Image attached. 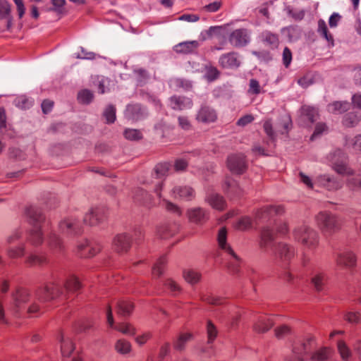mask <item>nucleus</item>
Instances as JSON below:
<instances>
[{
    "label": "nucleus",
    "instance_id": "3c124183",
    "mask_svg": "<svg viewBox=\"0 0 361 361\" xmlns=\"http://www.w3.org/2000/svg\"><path fill=\"white\" fill-rule=\"evenodd\" d=\"M224 190L226 192L233 195H238L240 193V188L236 182L233 180H226Z\"/></svg>",
    "mask_w": 361,
    "mask_h": 361
},
{
    "label": "nucleus",
    "instance_id": "0eeeda50",
    "mask_svg": "<svg viewBox=\"0 0 361 361\" xmlns=\"http://www.w3.org/2000/svg\"><path fill=\"white\" fill-rule=\"evenodd\" d=\"M314 339L309 338L305 341L295 343L293 347L292 354L288 357V361H305L304 355L314 348Z\"/></svg>",
    "mask_w": 361,
    "mask_h": 361
},
{
    "label": "nucleus",
    "instance_id": "423d86ee",
    "mask_svg": "<svg viewBox=\"0 0 361 361\" xmlns=\"http://www.w3.org/2000/svg\"><path fill=\"white\" fill-rule=\"evenodd\" d=\"M334 170L341 175H353L354 171L346 164V154L341 149H336L330 154Z\"/></svg>",
    "mask_w": 361,
    "mask_h": 361
},
{
    "label": "nucleus",
    "instance_id": "7c9ffc66",
    "mask_svg": "<svg viewBox=\"0 0 361 361\" xmlns=\"http://www.w3.org/2000/svg\"><path fill=\"white\" fill-rule=\"evenodd\" d=\"M176 228L174 225L163 224L157 228V235L161 239H166L174 235Z\"/></svg>",
    "mask_w": 361,
    "mask_h": 361
},
{
    "label": "nucleus",
    "instance_id": "4c0bfd02",
    "mask_svg": "<svg viewBox=\"0 0 361 361\" xmlns=\"http://www.w3.org/2000/svg\"><path fill=\"white\" fill-rule=\"evenodd\" d=\"M117 307L118 314L123 317H127L131 314L133 310V305L129 301L121 300L118 302Z\"/></svg>",
    "mask_w": 361,
    "mask_h": 361
},
{
    "label": "nucleus",
    "instance_id": "b1692460",
    "mask_svg": "<svg viewBox=\"0 0 361 361\" xmlns=\"http://www.w3.org/2000/svg\"><path fill=\"white\" fill-rule=\"evenodd\" d=\"M283 207L281 205H269L260 209L256 214L258 219H266L274 214H281L283 212Z\"/></svg>",
    "mask_w": 361,
    "mask_h": 361
},
{
    "label": "nucleus",
    "instance_id": "5fc2aeb1",
    "mask_svg": "<svg viewBox=\"0 0 361 361\" xmlns=\"http://www.w3.org/2000/svg\"><path fill=\"white\" fill-rule=\"evenodd\" d=\"M302 114L305 116L311 123H313L318 114L317 110L312 106H304L301 109Z\"/></svg>",
    "mask_w": 361,
    "mask_h": 361
},
{
    "label": "nucleus",
    "instance_id": "20e7f679",
    "mask_svg": "<svg viewBox=\"0 0 361 361\" xmlns=\"http://www.w3.org/2000/svg\"><path fill=\"white\" fill-rule=\"evenodd\" d=\"M294 239L309 250L315 249L319 245V235L313 228L302 225L293 231Z\"/></svg>",
    "mask_w": 361,
    "mask_h": 361
},
{
    "label": "nucleus",
    "instance_id": "6e6552de",
    "mask_svg": "<svg viewBox=\"0 0 361 361\" xmlns=\"http://www.w3.org/2000/svg\"><path fill=\"white\" fill-rule=\"evenodd\" d=\"M272 252L275 258L284 264H288L296 253L294 247L285 243H279L274 245Z\"/></svg>",
    "mask_w": 361,
    "mask_h": 361
},
{
    "label": "nucleus",
    "instance_id": "dca6fc26",
    "mask_svg": "<svg viewBox=\"0 0 361 361\" xmlns=\"http://www.w3.org/2000/svg\"><path fill=\"white\" fill-rule=\"evenodd\" d=\"M229 42L234 47H241L250 42V36L247 29L240 28L233 30L228 38Z\"/></svg>",
    "mask_w": 361,
    "mask_h": 361
},
{
    "label": "nucleus",
    "instance_id": "c03bdc74",
    "mask_svg": "<svg viewBox=\"0 0 361 361\" xmlns=\"http://www.w3.org/2000/svg\"><path fill=\"white\" fill-rule=\"evenodd\" d=\"M167 260L165 257H161L152 267V275L160 276L164 273V267Z\"/></svg>",
    "mask_w": 361,
    "mask_h": 361
},
{
    "label": "nucleus",
    "instance_id": "338daca9",
    "mask_svg": "<svg viewBox=\"0 0 361 361\" xmlns=\"http://www.w3.org/2000/svg\"><path fill=\"white\" fill-rule=\"evenodd\" d=\"M165 286L171 291L174 295L180 293L181 290L180 286L171 279H169L165 281Z\"/></svg>",
    "mask_w": 361,
    "mask_h": 361
},
{
    "label": "nucleus",
    "instance_id": "6e6d98bb",
    "mask_svg": "<svg viewBox=\"0 0 361 361\" xmlns=\"http://www.w3.org/2000/svg\"><path fill=\"white\" fill-rule=\"evenodd\" d=\"M207 334L208 338V343L210 344L214 342L217 336L218 331L214 324L209 320L207 324Z\"/></svg>",
    "mask_w": 361,
    "mask_h": 361
},
{
    "label": "nucleus",
    "instance_id": "4be33fe9",
    "mask_svg": "<svg viewBox=\"0 0 361 361\" xmlns=\"http://www.w3.org/2000/svg\"><path fill=\"white\" fill-rule=\"evenodd\" d=\"M172 195L175 198L190 200L195 197L194 190L187 185L176 186L172 190Z\"/></svg>",
    "mask_w": 361,
    "mask_h": 361
},
{
    "label": "nucleus",
    "instance_id": "37998d69",
    "mask_svg": "<svg viewBox=\"0 0 361 361\" xmlns=\"http://www.w3.org/2000/svg\"><path fill=\"white\" fill-rule=\"evenodd\" d=\"M81 287V284L78 278L75 276H70L64 283V288L68 291L74 292L79 290Z\"/></svg>",
    "mask_w": 361,
    "mask_h": 361
},
{
    "label": "nucleus",
    "instance_id": "a18cd8bd",
    "mask_svg": "<svg viewBox=\"0 0 361 361\" xmlns=\"http://www.w3.org/2000/svg\"><path fill=\"white\" fill-rule=\"evenodd\" d=\"M338 351L343 360H348L351 357V351L343 341H338L337 343Z\"/></svg>",
    "mask_w": 361,
    "mask_h": 361
},
{
    "label": "nucleus",
    "instance_id": "ea45409f",
    "mask_svg": "<svg viewBox=\"0 0 361 361\" xmlns=\"http://www.w3.org/2000/svg\"><path fill=\"white\" fill-rule=\"evenodd\" d=\"M133 74L137 85L140 86H142L146 84L149 79L148 72L144 68L135 69L133 71Z\"/></svg>",
    "mask_w": 361,
    "mask_h": 361
},
{
    "label": "nucleus",
    "instance_id": "7ed1b4c3",
    "mask_svg": "<svg viewBox=\"0 0 361 361\" xmlns=\"http://www.w3.org/2000/svg\"><path fill=\"white\" fill-rule=\"evenodd\" d=\"M315 222L320 231L326 234L337 232L341 226L338 217L328 211H322L315 216Z\"/></svg>",
    "mask_w": 361,
    "mask_h": 361
},
{
    "label": "nucleus",
    "instance_id": "49530a36",
    "mask_svg": "<svg viewBox=\"0 0 361 361\" xmlns=\"http://www.w3.org/2000/svg\"><path fill=\"white\" fill-rule=\"evenodd\" d=\"M192 337L190 333L182 334L179 336L177 341L174 343V348L178 350H183L185 348V344Z\"/></svg>",
    "mask_w": 361,
    "mask_h": 361
},
{
    "label": "nucleus",
    "instance_id": "79ce46f5",
    "mask_svg": "<svg viewBox=\"0 0 361 361\" xmlns=\"http://www.w3.org/2000/svg\"><path fill=\"white\" fill-rule=\"evenodd\" d=\"M360 116L353 112L345 114L343 118V124L347 128H352L357 126L360 122Z\"/></svg>",
    "mask_w": 361,
    "mask_h": 361
},
{
    "label": "nucleus",
    "instance_id": "f704fd0d",
    "mask_svg": "<svg viewBox=\"0 0 361 361\" xmlns=\"http://www.w3.org/2000/svg\"><path fill=\"white\" fill-rule=\"evenodd\" d=\"M204 68L205 71L204 78L209 82L214 81L220 75L219 71L209 62L204 65Z\"/></svg>",
    "mask_w": 361,
    "mask_h": 361
},
{
    "label": "nucleus",
    "instance_id": "8fccbe9b",
    "mask_svg": "<svg viewBox=\"0 0 361 361\" xmlns=\"http://www.w3.org/2000/svg\"><path fill=\"white\" fill-rule=\"evenodd\" d=\"M126 139L130 141H137L142 138V133L140 130L133 128H127L123 132Z\"/></svg>",
    "mask_w": 361,
    "mask_h": 361
},
{
    "label": "nucleus",
    "instance_id": "412c9836",
    "mask_svg": "<svg viewBox=\"0 0 361 361\" xmlns=\"http://www.w3.org/2000/svg\"><path fill=\"white\" fill-rule=\"evenodd\" d=\"M188 215L190 221L195 224H203L209 219V212L201 207L189 209Z\"/></svg>",
    "mask_w": 361,
    "mask_h": 361
},
{
    "label": "nucleus",
    "instance_id": "f257e3e1",
    "mask_svg": "<svg viewBox=\"0 0 361 361\" xmlns=\"http://www.w3.org/2000/svg\"><path fill=\"white\" fill-rule=\"evenodd\" d=\"M63 290L59 283L56 281L47 283L43 287L37 288L31 295L26 289H18L13 293V304L11 307L14 314H18L27 302V313L37 316L43 312L44 304L59 297Z\"/></svg>",
    "mask_w": 361,
    "mask_h": 361
},
{
    "label": "nucleus",
    "instance_id": "a19ab883",
    "mask_svg": "<svg viewBox=\"0 0 361 361\" xmlns=\"http://www.w3.org/2000/svg\"><path fill=\"white\" fill-rule=\"evenodd\" d=\"M25 253V245L20 244L18 246L9 247L7 249V255L8 257L15 259L24 256Z\"/></svg>",
    "mask_w": 361,
    "mask_h": 361
},
{
    "label": "nucleus",
    "instance_id": "c9c22d12",
    "mask_svg": "<svg viewBox=\"0 0 361 361\" xmlns=\"http://www.w3.org/2000/svg\"><path fill=\"white\" fill-rule=\"evenodd\" d=\"M183 276L186 282L194 285L200 281L201 274L192 269H185L183 272Z\"/></svg>",
    "mask_w": 361,
    "mask_h": 361
},
{
    "label": "nucleus",
    "instance_id": "f8f14e48",
    "mask_svg": "<svg viewBox=\"0 0 361 361\" xmlns=\"http://www.w3.org/2000/svg\"><path fill=\"white\" fill-rule=\"evenodd\" d=\"M218 118L216 111L211 106L207 104H202L198 111L195 116L197 122L209 124L216 121Z\"/></svg>",
    "mask_w": 361,
    "mask_h": 361
},
{
    "label": "nucleus",
    "instance_id": "f03ea898",
    "mask_svg": "<svg viewBox=\"0 0 361 361\" xmlns=\"http://www.w3.org/2000/svg\"><path fill=\"white\" fill-rule=\"evenodd\" d=\"M25 215L32 228L30 229L27 240L34 246H38L43 243L44 236L42 231V223L44 216L41 209L35 206H29L25 209Z\"/></svg>",
    "mask_w": 361,
    "mask_h": 361
},
{
    "label": "nucleus",
    "instance_id": "ddd939ff",
    "mask_svg": "<svg viewBox=\"0 0 361 361\" xmlns=\"http://www.w3.org/2000/svg\"><path fill=\"white\" fill-rule=\"evenodd\" d=\"M77 247L82 257H94L102 249V245L99 243L95 241L89 242L87 240L78 243Z\"/></svg>",
    "mask_w": 361,
    "mask_h": 361
},
{
    "label": "nucleus",
    "instance_id": "052dcab7",
    "mask_svg": "<svg viewBox=\"0 0 361 361\" xmlns=\"http://www.w3.org/2000/svg\"><path fill=\"white\" fill-rule=\"evenodd\" d=\"M169 166L170 165L169 163H160L157 164L154 168V173L156 174L157 178H159L166 176L169 170Z\"/></svg>",
    "mask_w": 361,
    "mask_h": 361
},
{
    "label": "nucleus",
    "instance_id": "4468645a",
    "mask_svg": "<svg viewBox=\"0 0 361 361\" xmlns=\"http://www.w3.org/2000/svg\"><path fill=\"white\" fill-rule=\"evenodd\" d=\"M131 246V237L126 233L118 234L114 237L112 243L114 250L118 254L127 252Z\"/></svg>",
    "mask_w": 361,
    "mask_h": 361
},
{
    "label": "nucleus",
    "instance_id": "864d4df0",
    "mask_svg": "<svg viewBox=\"0 0 361 361\" xmlns=\"http://www.w3.org/2000/svg\"><path fill=\"white\" fill-rule=\"evenodd\" d=\"M33 101L25 96H20L15 99V104L21 109H27L32 106Z\"/></svg>",
    "mask_w": 361,
    "mask_h": 361
},
{
    "label": "nucleus",
    "instance_id": "774afa93",
    "mask_svg": "<svg viewBox=\"0 0 361 361\" xmlns=\"http://www.w3.org/2000/svg\"><path fill=\"white\" fill-rule=\"evenodd\" d=\"M345 319L350 323H360L361 322V314L358 312H348Z\"/></svg>",
    "mask_w": 361,
    "mask_h": 361
},
{
    "label": "nucleus",
    "instance_id": "c85d7f7f",
    "mask_svg": "<svg viewBox=\"0 0 361 361\" xmlns=\"http://www.w3.org/2000/svg\"><path fill=\"white\" fill-rule=\"evenodd\" d=\"M274 322L271 318L263 316L261 317L257 323L254 325V330L257 333H265L269 331L273 326Z\"/></svg>",
    "mask_w": 361,
    "mask_h": 361
},
{
    "label": "nucleus",
    "instance_id": "cd10ccee",
    "mask_svg": "<svg viewBox=\"0 0 361 361\" xmlns=\"http://www.w3.org/2000/svg\"><path fill=\"white\" fill-rule=\"evenodd\" d=\"M326 280L327 276L324 272H316L312 276L311 282L317 292H322L324 290Z\"/></svg>",
    "mask_w": 361,
    "mask_h": 361
},
{
    "label": "nucleus",
    "instance_id": "5701e85b",
    "mask_svg": "<svg viewBox=\"0 0 361 361\" xmlns=\"http://www.w3.org/2000/svg\"><path fill=\"white\" fill-rule=\"evenodd\" d=\"M205 201L216 210H224L226 207V201L223 196L218 193L212 192L205 197Z\"/></svg>",
    "mask_w": 361,
    "mask_h": 361
},
{
    "label": "nucleus",
    "instance_id": "72a5a7b5",
    "mask_svg": "<svg viewBox=\"0 0 361 361\" xmlns=\"http://www.w3.org/2000/svg\"><path fill=\"white\" fill-rule=\"evenodd\" d=\"M48 244L49 248L53 252H60L63 249V244L61 239L55 233H51L49 235Z\"/></svg>",
    "mask_w": 361,
    "mask_h": 361
},
{
    "label": "nucleus",
    "instance_id": "2f4dec72",
    "mask_svg": "<svg viewBox=\"0 0 361 361\" xmlns=\"http://www.w3.org/2000/svg\"><path fill=\"white\" fill-rule=\"evenodd\" d=\"M350 109V104L346 102H334L327 106L329 112L332 114H342Z\"/></svg>",
    "mask_w": 361,
    "mask_h": 361
},
{
    "label": "nucleus",
    "instance_id": "9b49d317",
    "mask_svg": "<svg viewBox=\"0 0 361 361\" xmlns=\"http://www.w3.org/2000/svg\"><path fill=\"white\" fill-rule=\"evenodd\" d=\"M226 165L231 172L242 174L247 169L245 157L243 154H231L227 158Z\"/></svg>",
    "mask_w": 361,
    "mask_h": 361
},
{
    "label": "nucleus",
    "instance_id": "473e14b6",
    "mask_svg": "<svg viewBox=\"0 0 361 361\" xmlns=\"http://www.w3.org/2000/svg\"><path fill=\"white\" fill-rule=\"evenodd\" d=\"M274 239V231L269 228H264L261 233L260 247L264 249L267 248Z\"/></svg>",
    "mask_w": 361,
    "mask_h": 361
},
{
    "label": "nucleus",
    "instance_id": "c756f323",
    "mask_svg": "<svg viewBox=\"0 0 361 361\" xmlns=\"http://www.w3.org/2000/svg\"><path fill=\"white\" fill-rule=\"evenodd\" d=\"M61 342V350L63 357H69L74 350V345L69 338H65L63 334L59 336Z\"/></svg>",
    "mask_w": 361,
    "mask_h": 361
},
{
    "label": "nucleus",
    "instance_id": "2eb2a0df",
    "mask_svg": "<svg viewBox=\"0 0 361 361\" xmlns=\"http://www.w3.org/2000/svg\"><path fill=\"white\" fill-rule=\"evenodd\" d=\"M169 106L175 111L190 109L193 106L192 99L182 95H173L169 99Z\"/></svg>",
    "mask_w": 361,
    "mask_h": 361
},
{
    "label": "nucleus",
    "instance_id": "f3484780",
    "mask_svg": "<svg viewBox=\"0 0 361 361\" xmlns=\"http://www.w3.org/2000/svg\"><path fill=\"white\" fill-rule=\"evenodd\" d=\"M59 228L62 233L66 234H78L81 230L79 221L74 218L61 221L59 224Z\"/></svg>",
    "mask_w": 361,
    "mask_h": 361
},
{
    "label": "nucleus",
    "instance_id": "6ab92c4d",
    "mask_svg": "<svg viewBox=\"0 0 361 361\" xmlns=\"http://www.w3.org/2000/svg\"><path fill=\"white\" fill-rule=\"evenodd\" d=\"M219 63L223 68H237L240 66V61L238 54L232 51L222 54L219 59Z\"/></svg>",
    "mask_w": 361,
    "mask_h": 361
},
{
    "label": "nucleus",
    "instance_id": "39448f33",
    "mask_svg": "<svg viewBox=\"0 0 361 361\" xmlns=\"http://www.w3.org/2000/svg\"><path fill=\"white\" fill-rule=\"evenodd\" d=\"M226 240L227 231L226 228L222 227L219 229L217 236L219 247L231 257L229 262V269L231 271L233 272H238L240 259L235 253L230 245L227 243Z\"/></svg>",
    "mask_w": 361,
    "mask_h": 361
},
{
    "label": "nucleus",
    "instance_id": "0e129e2a",
    "mask_svg": "<svg viewBox=\"0 0 361 361\" xmlns=\"http://www.w3.org/2000/svg\"><path fill=\"white\" fill-rule=\"evenodd\" d=\"M345 145H351L355 150L361 152V134L355 136L352 139H346Z\"/></svg>",
    "mask_w": 361,
    "mask_h": 361
},
{
    "label": "nucleus",
    "instance_id": "e2e57ef3",
    "mask_svg": "<svg viewBox=\"0 0 361 361\" xmlns=\"http://www.w3.org/2000/svg\"><path fill=\"white\" fill-rule=\"evenodd\" d=\"M172 85L176 87L183 88L185 90H189L192 88V82L189 80L177 78L171 81Z\"/></svg>",
    "mask_w": 361,
    "mask_h": 361
},
{
    "label": "nucleus",
    "instance_id": "bb28decb",
    "mask_svg": "<svg viewBox=\"0 0 361 361\" xmlns=\"http://www.w3.org/2000/svg\"><path fill=\"white\" fill-rule=\"evenodd\" d=\"M199 47V42L196 40L187 41L178 44L174 50L177 53L190 54Z\"/></svg>",
    "mask_w": 361,
    "mask_h": 361
},
{
    "label": "nucleus",
    "instance_id": "13d9d810",
    "mask_svg": "<svg viewBox=\"0 0 361 361\" xmlns=\"http://www.w3.org/2000/svg\"><path fill=\"white\" fill-rule=\"evenodd\" d=\"M107 123H113L116 121V109L113 105H109L103 114Z\"/></svg>",
    "mask_w": 361,
    "mask_h": 361
},
{
    "label": "nucleus",
    "instance_id": "09e8293b",
    "mask_svg": "<svg viewBox=\"0 0 361 361\" xmlns=\"http://www.w3.org/2000/svg\"><path fill=\"white\" fill-rule=\"evenodd\" d=\"M115 348L118 353L127 354L131 350V345L125 339H119L116 343Z\"/></svg>",
    "mask_w": 361,
    "mask_h": 361
},
{
    "label": "nucleus",
    "instance_id": "a878e982",
    "mask_svg": "<svg viewBox=\"0 0 361 361\" xmlns=\"http://www.w3.org/2000/svg\"><path fill=\"white\" fill-rule=\"evenodd\" d=\"M126 116L133 121H138L145 116V111L140 104H129L126 110Z\"/></svg>",
    "mask_w": 361,
    "mask_h": 361
},
{
    "label": "nucleus",
    "instance_id": "e433bc0d",
    "mask_svg": "<svg viewBox=\"0 0 361 361\" xmlns=\"http://www.w3.org/2000/svg\"><path fill=\"white\" fill-rule=\"evenodd\" d=\"M331 352V350L328 348H322L313 353L310 359L312 361H326L330 357Z\"/></svg>",
    "mask_w": 361,
    "mask_h": 361
},
{
    "label": "nucleus",
    "instance_id": "bf43d9fd",
    "mask_svg": "<svg viewBox=\"0 0 361 361\" xmlns=\"http://www.w3.org/2000/svg\"><path fill=\"white\" fill-rule=\"evenodd\" d=\"M11 16V5L6 0H0V19L6 18Z\"/></svg>",
    "mask_w": 361,
    "mask_h": 361
},
{
    "label": "nucleus",
    "instance_id": "393cba45",
    "mask_svg": "<svg viewBox=\"0 0 361 361\" xmlns=\"http://www.w3.org/2000/svg\"><path fill=\"white\" fill-rule=\"evenodd\" d=\"M260 37L263 43L270 49H274L279 47V37L278 34L273 33L269 30H264L261 33Z\"/></svg>",
    "mask_w": 361,
    "mask_h": 361
},
{
    "label": "nucleus",
    "instance_id": "de8ad7c7",
    "mask_svg": "<svg viewBox=\"0 0 361 361\" xmlns=\"http://www.w3.org/2000/svg\"><path fill=\"white\" fill-rule=\"evenodd\" d=\"M94 98V94L92 91L85 89L80 91L78 94V100L80 103L84 104H90Z\"/></svg>",
    "mask_w": 361,
    "mask_h": 361
},
{
    "label": "nucleus",
    "instance_id": "aec40b11",
    "mask_svg": "<svg viewBox=\"0 0 361 361\" xmlns=\"http://www.w3.org/2000/svg\"><path fill=\"white\" fill-rule=\"evenodd\" d=\"M106 317L107 322L111 327L114 328L116 330L126 335L131 336L135 334L134 328L128 323H120L116 326L114 325V321L113 318L112 311L110 307H109L107 309Z\"/></svg>",
    "mask_w": 361,
    "mask_h": 361
},
{
    "label": "nucleus",
    "instance_id": "a211bd4d",
    "mask_svg": "<svg viewBox=\"0 0 361 361\" xmlns=\"http://www.w3.org/2000/svg\"><path fill=\"white\" fill-rule=\"evenodd\" d=\"M318 184L329 191L339 190L343 186L342 180L331 178L328 175H321L317 178Z\"/></svg>",
    "mask_w": 361,
    "mask_h": 361
},
{
    "label": "nucleus",
    "instance_id": "4d7b16f0",
    "mask_svg": "<svg viewBox=\"0 0 361 361\" xmlns=\"http://www.w3.org/2000/svg\"><path fill=\"white\" fill-rule=\"evenodd\" d=\"M252 219L248 216L241 217L235 223V227L240 231H245L252 226Z\"/></svg>",
    "mask_w": 361,
    "mask_h": 361
},
{
    "label": "nucleus",
    "instance_id": "69168bd1",
    "mask_svg": "<svg viewBox=\"0 0 361 361\" xmlns=\"http://www.w3.org/2000/svg\"><path fill=\"white\" fill-rule=\"evenodd\" d=\"M248 92L252 94H259L261 92V87L256 79L250 80Z\"/></svg>",
    "mask_w": 361,
    "mask_h": 361
},
{
    "label": "nucleus",
    "instance_id": "1a4fd4ad",
    "mask_svg": "<svg viewBox=\"0 0 361 361\" xmlns=\"http://www.w3.org/2000/svg\"><path fill=\"white\" fill-rule=\"evenodd\" d=\"M355 254L349 250H339L335 255L336 264L341 269H352L356 266Z\"/></svg>",
    "mask_w": 361,
    "mask_h": 361
},
{
    "label": "nucleus",
    "instance_id": "58836bf2",
    "mask_svg": "<svg viewBox=\"0 0 361 361\" xmlns=\"http://www.w3.org/2000/svg\"><path fill=\"white\" fill-rule=\"evenodd\" d=\"M317 32L324 38H325L329 42H331L332 45H334V37L329 32L326 22L322 19H319L318 20Z\"/></svg>",
    "mask_w": 361,
    "mask_h": 361
},
{
    "label": "nucleus",
    "instance_id": "603ef678",
    "mask_svg": "<svg viewBox=\"0 0 361 361\" xmlns=\"http://www.w3.org/2000/svg\"><path fill=\"white\" fill-rule=\"evenodd\" d=\"M46 262L47 259L44 256L36 254L30 255L26 259V263L30 266H39L44 264Z\"/></svg>",
    "mask_w": 361,
    "mask_h": 361
},
{
    "label": "nucleus",
    "instance_id": "9d476101",
    "mask_svg": "<svg viewBox=\"0 0 361 361\" xmlns=\"http://www.w3.org/2000/svg\"><path fill=\"white\" fill-rule=\"evenodd\" d=\"M107 219L106 211L103 207H94L85 214L83 221L85 224L94 226L104 223Z\"/></svg>",
    "mask_w": 361,
    "mask_h": 361
},
{
    "label": "nucleus",
    "instance_id": "680f3d73",
    "mask_svg": "<svg viewBox=\"0 0 361 361\" xmlns=\"http://www.w3.org/2000/svg\"><path fill=\"white\" fill-rule=\"evenodd\" d=\"M347 186L353 190H361V177H352L347 180Z\"/></svg>",
    "mask_w": 361,
    "mask_h": 361
}]
</instances>
